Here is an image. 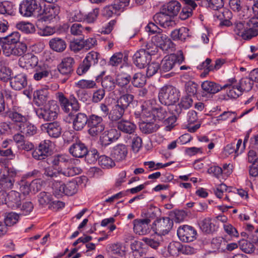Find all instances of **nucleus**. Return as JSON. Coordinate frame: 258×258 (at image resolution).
Masks as SVG:
<instances>
[{
    "mask_svg": "<svg viewBox=\"0 0 258 258\" xmlns=\"http://www.w3.org/2000/svg\"><path fill=\"white\" fill-rule=\"evenodd\" d=\"M180 4L176 1H172L164 5L161 11L156 13L153 19L156 23L161 26L167 29L173 28L176 25L175 22L171 19V17L176 16L180 9Z\"/></svg>",
    "mask_w": 258,
    "mask_h": 258,
    "instance_id": "1",
    "label": "nucleus"
},
{
    "mask_svg": "<svg viewBox=\"0 0 258 258\" xmlns=\"http://www.w3.org/2000/svg\"><path fill=\"white\" fill-rule=\"evenodd\" d=\"M53 169L64 177L74 176L80 174L82 169L78 167H71L63 169L61 167L69 162V157L66 154H57L49 159Z\"/></svg>",
    "mask_w": 258,
    "mask_h": 258,
    "instance_id": "2",
    "label": "nucleus"
},
{
    "mask_svg": "<svg viewBox=\"0 0 258 258\" xmlns=\"http://www.w3.org/2000/svg\"><path fill=\"white\" fill-rule=\"evenodd\" d=\"M179 96V91L171 85L163 86L158 94L160 102L165 105H173L178 101Z\"/></svg>",
    "mask_w": 258,
    "mask_h": 258,
    "instance_id": "3",
    "label": "nucleus"
},
{
    "mask_svg": "<svg viewBox=\"0 0 258 258\" xmlns=\"http://www.w3.org/2000/svg\"><path fill=\"white\" fill-rule=\"evenodd\" d=\"M59 107L54 101L48 102L47 105L38 109L36 113L39 118H42L45 121H52L57 116Z\"/></svg>",
    "mask_w": 258,
    "mask_h": 258,
    "instance_id": "4",
    "label": "nucleus"
},
{
    "mask_svg": "<svg viewBox=\"0 0 258 258\" xmlns=\"http://www.w3.org/2000/svg\"><path fill=\"white\" fill-rule=\"evenodd\" d=\"M56 98L58 100L62 109L66 113L70 112V107L72 110L75 111L80 110V104L74 94L70 95L69 98H67L62 92H58L56 94Z\"/></svg>",
    "mask_w": 258,
    "mask_h": 258,
    "instance_id": "5",
    "label": "nucleus"
},
{
    "mask_svg": "<svg viewBox=\"0 0 258 258\" xmlns=\"http://www.w3.org/2000/svg\"><path fill=\"white\" fill-rule=\"evenodd\" d=\"M6 204L12 209L19 208L21 205V194L15 190L7 194L6 191H0V205Z\"/></svg>",
    "mask_w": 258,
    "mask_h": 258,
    "instance_id": "6",
    "label": "nucleus"
},
{
    "mask_svg": "<svg viewBox=\"0 0 258 258\" xmlns=\"http://www.w3.org/2000/svg\"><path fill=\"white\" fill-rule=\"evenodd\" d=\"M173 225V222L169 217L157 219L153 223L151 229L157 234L162 236L169 233Z\"/></svg>",
    "mask_w": 258,
    "mask_h": 258,
    "instance_id": "7",
    "label": "nucleus"
},
{
    "mask_svg": "<svg viewBox=\"0 0 258 258\" xmlns=\"http://www.w3.org/2000/svg\"><path fill=\"white\" fill-rule=\"evenodd\" d=\"M87 126L89 128L88 134L92 137L98 136L105 128V125L102 117L95 114L89 116Z\"/></svg>",
    "mask_w": 258,
    "mask_h": 258,
    "instance_id": "8",
    "label": "nucleus"
},
{
    "mask_svg": "<svg viewBox=\"0 0 258 258\" xmlns=\"http://www.w3.org/2000/svg\"><path fill=\"white\" fill-rule=\"evenodd\" d=\"M17 170L13 167H7L0 178V188L2 191L11 189L13 188L15 181Z\"/></svg>",
    "mask_w": 258,
    "mask_h": 258,
    "instance_id": "9",
    "label": "nucleus"
},
{
    "mask_svg": "<svg viewBox=\"0 0 258 258\" xmlns=\"http://www.w3.org/2000/svg\"><path fill=\"white\" fill-rule=\"evenodd\" d=\"M99 55V53L94 51L89 52L78 67L77 74L81 76L86 73L92 66L97 63Z\"/></svg>",
    "mask_w": 258,
    "mask_h": 258,
    "instance_id": "10",
    "label": "nucleus"
},
{
    "mask_svg": "<svg viewBox=\"0 0 258 258\" xmlns=\"http://www.w3.org/2000/svg\"><path fill=\"white\" fill-rule=\"evenodd\" d=\"M184 60V57L181 51H179V53L171 54L168 56H166L161 61L160 64V72H167L170 71L176 64L181 63Z\"/></svg>",
    "mask_w": 258,
    "mask_h": 258,
    "instance_id": "11",
    "label": "nucleus"
},
{
    "mask_svg": "<svg viewBox=\"0 0 258 258\" xmlns=\"http://www.w3.org/2000/svg\"><path fill=\"white\" fill-rule=\"evenodd\" d=\"M7 115L17 128L28 119L26 113L19 107H13L7 112Z\"/></svg>",
    "mask_w": 258,
    "mask_h": 258,
    "instance_id": "12",
    "label": "nucleus"
},
{
    "mask_svg": "<svg viewBox=\"0 0 258 258\" xmlns=\"http://www.w3.org/2000/svg\"><path fill=\"white\" fill-rule=\"evenodd\" d=\"M234 32L236 35L241 37L244 40H250L258 35V31L256 30H248L246 22L245 21L236 23L234 24Z\"/></svg>",
    "mask_w": 258,
    "mask_h": 258,
    "instance_id": "13",
    "label": "nucleus"
},
{
    "mask_svg": "<svg viewBox=\"0 0 258 258\" xmlns=\"http://www.w3.org/2000/svg\"><path fill=\"white\" fill-rule=\"evenodd\" d=\"M40 4L36 0H25L20 5L19 12L25 17L31 16L35 12H39Z\"/></svg>",
    "mask_w": 258,
    "mask_h": 258,
    "instance_id": "14",
    "label": "nucleus"
},
{
    "mask_svg": "<svg viewBox=\"0 0 258 258\" xmlns=\"http://www.w3.org/2000/svg\"><path fill=\"white\" fill-rule=\"evenodd\" d=\"M2 50L5 51H10V54H13L16 56H21L23 55L27 50V46L26 44L23 43H18L16 45L9 44L4 41H0Z\"/></svg>",
    "mask_w": 258,
    "mask_h": 258,
    "instance_id": "15",
    "label": "nucleus"
},
{
    "mask_svg": "<svg viewBox=\"0 0 258 258\" xmlns=\"http://www.w3.org/2000/svg\"><path fill=\"white\" fill-rule=\"evenodd\" d=\"M177 235L181 241L188 242L196 239L197 231L194 227L190 226L183 225L178 229Z\"/></svg>",
    "mask_w": 258,
    "mask_h": 258,
    "instance_id": "16",
    "label": "nucleus"
},
{
    "mask_svg": "<svg viewBox=\"0 0 258 258\" xmlns=\"http://www.w3.org/2000/svg\"><path fill=\"white\" fill-rule=\"evenodd\" d=\"M151 220L148 218L136 219L133 221L134 231L139 235H145L150 231Z\"/></svg>",
    "mask_w": 258,
    "mask_h": 258,
    "instance_id": "17",
    "label": "nucleus"
},
{
    "mask_svg": "<svg viewBox=\"0 0 258 258\" xmlns=\"http://www.w3.org/2000/svg\"><path fill=\"white\" fill-rule=\"evenodd\" d=\"M151 59V56L149 52L144 49L137 51L133 56L134 64L140 69L144 68Z\"/></svg>",
    "mask_w": 258,
    "mask_h": 258,
    "instance_id": "18",
    "label": "nucleus"
},
{
    "mask_svg": "<svg viewBox=\"0 0 258 258\" xmlns=\"http://www.w3.org/2000/svg\"><path fill=\"white\" fill-rule=\"evenodd\" d=\"M41 130L46 132L52 138H57L61 135L62 128L60 122L53 121L43 124L41 126Z\"/></svg>",
    "mask_w": 258,
    "mask_h": 258,
    "instance_id": "19",
    "label": "nucleus"
},
{
    "mask_svg": "<svg viewBox=\"0 0 258 258\" xmlns=\"http://www.w3.org/2000/svg\"><path fill=\"white\" fill-rule=\"evenodd\" d=\"M75 60L72 57L63 58L61 62L57 66L58 72L62 75H65L68 79L73 72Z\"/></svg>",
    "mask_w": 258,
    "mask_h": 258,
    "instance_id": "20",
    "label": "nucleus"
},
{
    "mask_svg": "<svg viewBox=\"0 0 258 258\" xmlns=\"http://www.w3.org/2000/svg\"><path fill=\"white\" fill-rule=\"evenodd\" d=\"M238 82L235 78L229 79L227 83L223 86V89L228 88L227 95L231 98H237L241 95L243 92L238 87Z\"/></svg>",
    "mask_w": 258,
    "mask_h": 258,
    "instance_id": "21",
    "label": "nucleus"
},
{
    "mask_svg": "<svg viewBox=\"0 0 258 258\" xmlns=\"http://www.w3.org/2000/svg\"><path fill=\"white\" fill-rule=\"evenodd\" d=\"M69 153L74 157L83 158L87 154V148L80 141L73 143L69 148Z\"/></svg>",
    "mask_w": 258,
    "mask_h": 258,
    "instance_id": "22",
    "label": "nucleus"
},
{
    "mask_svg": "<svg viewBox=\"0 0 258 258\" xmlns=\"http://www.w3.org/2000/svg\"><path fill=\"white\" fill-rule=\"evenodd\" d=\"M48 94V90L46 88L35 91L33 94L35 104L37 106H44L45 105H47Z\"/></svg>",
    "mask_w": 258,
    "mask_h": 258,
    "instance_id": "23",
    "label": "nucleus"
},
{
    "mask_svg": "<svg viewBox=\"0 0 258 258\" xmlns=\"http://www.w3.org/2000/svg\"><path fill=\"white\" fill-rule=\"evenodd\" d=\"M11 87L16 90H20L27 85L26 76L24 74H20L11 78Z\"/></svg>",
    "mask_w": 258,
    "mask_h": 258,
    "instance_id": "24",
    "label": "nucleus"
},
{
    "mask_svg": "<svg viewBox=\"0 0 258 258\" xmlns=\"http://www.w3.org/2000/svg\"><path fill=\"white\" fill-rule=\"evenodd\" d=\"M152 41L156 43L157 46L163 50H166L169 48L171 43L170 39L162 32H160L154 36L152 38Z\"/></svg>",
    "mask_w": 258,
    "mask_h": 258,
    "instance_id": "25",
    "label": "nucleus"
},
{
    "mask_svg": "<svg viewBox=\"0 0 258 258\" xmlns=\"http://www.w3.org/2000/svg\"><path fill=\"white\" fill-rule=\"evenodd\" d=\"M127 153V149L125 145L118 144L113 148L111 155L115 161H121L125 159Z\"/></svg>",
    "mask_w": 258,
    "mask_h": 258,
    "instance_id": "26",
    "label": "nucleus"
},
{
    "mask_svg": "<svg viewBox=\"0 0 258 258\" xmlns=\"http://www.w3.org/2000/svg\"><path fill=\"white\" fill-rule=\"evenodd\" d=\"M89 120L86 114L78 113L74 116L73 122V128L77 131H81L86 124Z\"/></svg>",
    "mask_w": 258,
    "mask_h": 258,
    "instance_id": "27",
    "label": "nucleus"
},
{
    "mask_svg": "<svg viewBox=\"0 0 258 258\" xmlns=\"http://www.w3.org/2000/svg\"><path fill=\"white\" fill-rule=\"evenodd\" d=\"M116 127L119 131L129 135L133 134L137 128L135 124L129 120L125 119L118 121Z\"/></svg>",
    "mask_w": 258,
    "mask_h": 258,
    "instance_id": "28",
    "label": "nucleus"
},
{
    "mask_svg": "<svg viewBox=\"0 0 258 258\" xmlns=\"http://www.w3.org/2000/svg\"><path fill=\"white\" fill-rule=\"evenodd\" d=\"M21 66L23 68L28 69L37 66L38 62V57L32 53H27L24 55L20 59Z\"/></svg>",
    "mask_w": 258,
    "mask_h": 258,
    "instance_id": "29",
    "label": "nucleus"
},
{
    "mask_svg": "<svg viewBox=\"0 0 258 258\" xmlns=\"http://www.w3.org/2000/svg\"><path fill=\"white\" fill-rule=\"evenodd\" d=\"M42 186V181L40 179H36L33 180L30 184H26L21 186V191L23 190L24 194H28L29 191L34 193L40 190Z\"/></svg>",
    "mask_w": 258,
    "mask_h": 258,
    "instance_id": "30",
    "label": "nucleus"
},
{
    "mask_svg": "<svg viewBox=\"0 0 258 258\" xmlns=\"http://www.w3.org/2000/svg\"><path fill=\"white\" fill-rule=\"evenodd\" d=\"M18 130L26 137H29L36 134L37 127L30 123L28 119L18 128Z\"/></svg>",
    "mask_w": 258,
    "mask_h": 258,
    "instance_id": "31",
    "label": "nucleus"
},
{
    "mask_svg": "<svg viewBox=\"0 0 258 258\" xmlns=\"http://www.w3.org/2000/svg\"><path fill=\"white\" fill-rule=\"evenodd\" d=\"M170 36L173 40L184 41L189 36V29L184 27L175 29L171 32Z\"/></svg>",
    "mask_w": 258,
    "mask_h": 258,
    "instance_id": "32",
    "label": "nucleus"
},
{
    "mask_svg": "<svg viewBox=\"0 0 258 258\" xmlns=\"http://www.w3.org/2000/svg\"><path fill=\"white\" fill-rule=\"evenodd\" d=\"M126 110V109L115 103L109 113V118L113 121H118L123 116Z\"/></svg>",
    "mask_w": 258,
    "mask_h": 258,
    "instance_id": "33",
    "label": "nucleus"
},
{
    "mask_svg": "<svg viewBox=\"0 0 258 258\" xmlns=\"http://www.w3.org/2000/svg\"><path fill=\"white\" fill-rule=\"evenodd\" d=\"M58 9L55 7L48 6L44 10L41 19L45 22H51L56 20L58 18Z\"/></svg>",
    "mask_w": 258,
    "mask_h": 258,
    "instance_id": "34",
    "label": "nucleus"
},
{
    "mask_svg": "<svg viewBox=\"0 0 258 258\" xmlns=\"http://www.w3.org/2000/svg\"><path fill=\"white\" fill-rule=\"evenodd\" d=\"M201 87L204 92L209 94H215L223 89V87L219 84L208 81L203 82Z\"/></svg>",
    "mask_w": 258,
    "mask_h": 258,
    "instance_id": "35",
    "label": "nucleus"
},
{
    "mask_svg": "<svg viewBox=\"0 0 258 258\" xmlns=\"http://www.w3.org/2000/svg\"><path fill=\"white\" fill-rule=\"evenodd\" d=\"M139 128L142 133L147 135L156 132L159 126L153 122L143 121L139 124Z\"/></svg>",
    "mask_w": 258,
    "mask_h": 258,
    "instance_id": "36",
    "label": "nucleus"
},
{
    "mask_svg": "<svg viewBox=\"0 0 258 258\" xmlns=\"http://www.w3.org/2000/svg\"><path fill=\"white\" fill-rule=\"evenodd\" d=\"M50 47L55 51L61 52L63 51L67 47L65 41L60 38H54L49 42Z\"/></svg>",
    "mask_w": 258,
    "mask_h": 258,
    "instance_id": "37",
    "label": "nucleus"
},
{
    "mask_svg": "<svg viewBox=\"0 0 258 258\" xmlns=\"http://www.w3.org/2000/svg\"><path fill=\"white\" fill-rule=\"evenodd\" d=\"M134 99L133 95L127 93L120 96L117 98L116 103L127 110L133 103Z\"/></svg>",
    "mask_w": 258,
    "mask_h": 258,
    "instance_id": "38",
    "label": "nucleus"
},
{
    "mask_svg": "<svg viewBox=\"0 0 258 258\" xmlns=\"http://www.w3.org/2000/svg\"><path fill=\"white\" fill-rule=\"evenodd\" d=\"M199 5L214 10H219L223 7L224 3L223 0H201Z\"/></svg>",
    "mask_w": 258,
    "mask_h": 258,
    "instance_id": "39",
    "label": "nucleus"
},
{
    "mask_svg": "<svg viewBox=\"0 0 258 258\" xmlns=\"http://www.w3.org/2000/svg\"><path fill=\"white\" fill-rule=\"evenodd\" d=\"M200 226L201 229L204 233L209 234L215 231V225L212 223L211 219L206 218L202 220Z\"/></svg>",
    "mask_w": 258,
    "mask_h": 258,
    "instance_id": "40",
    "label": "nucleus"
},
{
    "mask_svg": "<svg viewBox=\"0 0 258 258\" xmlns=\"http://www.w3.org/2000/svg\"><path fill=\"white\" fill-rule=\"evenodd\" d=\"M20 35L18 32H14L6 37H0V41H4L8 43L14 45L18 44Z\"/></svg>",
    "mask_w": 258,
    "mask_h": 258,
    "instance_id": "41",
    "label": "nucleus"
},
{
    "mask_svg": "<svg viewBox=\"0 0 258 258\" xmlns=\"http://www.w3.org/2000/svg\"><path fill=\"white\" fill-rule=\"evenodd\" d=\"M17 28L22 32L29 34L35 32V29L34 26L30 23L21 22L16 25Z\"/></svg>",
    "mask_w": 258,
    "mask_h": 258,
    "instance_id": "42",
    "label": "nucleus"
},
{
    "mask_svg": "<svg viewBox=\"0 0 258 258\" xmlns=\"http://www.w3.org/2000/svg\"><path fill=\"white\" fill-rule=\"evenodd\" d=\"M101 85L103 88V89L110 91L114 89L115 81L111 76H107L102 79Z\"/></svg>",
    "mask_w": 258,
    "mask_h": 258,
    "instance_id": "43",
    "label": "nucleus"
},
{
    "mask_svg": "<svg viewBox=\"0 0 258 258\" xmlns=\"http://www.w3.org/2000/svg\"><path fill=\"white\" fill-rule=\"evenodd\" d=\"M239 86L238 87L242 90V92H248L250 91L253 87V82L249 76L248 77L242 78L238 82Z\"/></svg>",
    "mask_w": 258,
    "mask_h": 258,
    "instance_id": "44",
    "label": "nucleus"
},
{
    "mask_svg": "<svg viewBox=\"0 0 258 258\" xmlns=\"http://www.w3.org/2000/svg\"><path fill=\"white\" fill-rule=\"evenodd\" d=\"M38 200L39 205L42 207H45L47 205L50 206L52 197L48 192L45 191L41 192L38 196Z\"/></svg>",
    "mask_w": 258,
    "mask_h": 258,
    "instance_id": "45",
    "label": "nucleus"
},
{
    "mask_svg": "<svg viewBox=\"0 0 258 258\" xmlns=\"http://www.w3.org/2000/svg\"><path fill=\"white\" fill-rule=\"evenodd\" d=\"M98 162L99 165L103 168H110L115 166L114 161L110 157L102 155L99 157Z\"/></svg>",
    "mask_w": 258,
    "mask_h": 258,
    "instance_id": "46",
    "label": "nucleus"
},
{
    "mask_svg": "<svg viewBox=\"0 0 258 258\" xmlns=\"http://www.w3.org/2000/svg\"><path fill=\"white\" fill-rule=\"evenodd\" d=\"M239 246L242 251L247 253H251L255 249L253 244L245 239L239 241Z\"/></svg>",
    "mask_w": 258,
    "mask_h": 258,
    "instance_id": "47",
    "label": "nucleus"
},
{
    "mask_svg": "<svg viewBox=\"0 0 258 258\" xmlns=\"http://www.w3.org/2000/svg\"><path fill=\"white\" fill-rule=\"evenodd\" d=\"M65 185V195L73 196L77 193L79 185L76 180H73L69 181Z\"/></svg>",
    "mask_w": 258,
    "mask_h": 258,
    "instance_id": "48",
    "label": "nucleus"
},
{
    "mask_svg": "<svg viewBox=\"0 0 258 258\" xmlns=\"http://www.w3.org/2000/svg\"><path fill=\"white\" fill-rule=\"evenodd\" d=\"M19 219V215L13 212L7 213L4 219V223L8 227H11L16 224Z\"/></svg>",
    "mask_w": 258,
    "mask_h": 258,
    "instance_id": "49",
    "label": "nucleus"
},
{
    "mask_svg": "<svg viewBox=\"0 0 258 258\" xmlns=\"http://www.w3.org/2000/svg\"><path fill=\"white\" fill-rule=\"evenodd\" d=\"M85 156L86 160L89 164L95 163L100 157L98 151L95 149L87 150V154Z\"/></svg>",
    "mask_w": 258,
    "mask_h": 258,
    "instance_id": "50",
    "label": "nucleus"
},
{
    "mask_svg": "<svg viewBox=\"0 0 258 258\" xmlns=\"http://www.w3.org/2000/svg\"><path fill=\"white\" fill-rule=\"evenodd\" d=\"M146 77L141 73H137L133 76L132 84L136 87H141L146 83Z\"/></svg>",
    "mask_w": 258,
    "mask_h": 258,
    "instance_id": "51",
    "label": "nucleus"
},
{
    "mask_svg": "<svg viewBox=\"0 0 258 258\" xmlns=\"http://www.w3.org/2000/svg\"><path fill=\"white\" fill-rule=\"evenodd\" d=\"M173 245H174L178 251L186 254H192L195 251V249L187 244L182 245L180 242H175Z\"/></svg>",
    "mask_w": 258,
    "mask_h": 258,
    "instance_id": "52",
    "label": "nucleus"
},
{
    "mask_svg": "<svg viewBox=\"0 0 258 258\" xmlns=\"http://www.w3.org/2000/svg\"><path fill=\"white\" fill-rule=\"evenodd\" d=\"M12 71L10 69L5 65H0V79L4 82H7L11 79Z\"/></svg>",
    "mask_w": 258,
    "mask_h": 258,
    "instance_id": "53",
    "label": "nucleus"
},
{
    "mask_svg": "<svg viewBox=\"0 0 258 258\" xmlns=\"http://www.w3.org/2000/svg\"><path fill=\"white\" fill-rule=\"evenodd\" d=\"M211 62V59L208 58L204 62L198 66V69L200 70H204V72L201 74V76H205L210 71L214 70L213 66L210 64Z\"/></svg>",
    "mask_w": 258,
    "mask_h": 258,
    "instance_id": "54",
    "label": "nucleus"
},
{
    "mask_svg": "<svg viewBox=\"0 0 258 258\" xmlns=\"http://www.w3.org/2000/svg\"><path fill=\"white\" fill-rule=\"evenodd\" d=\"M98 15L99 9L97 8L94 9L88 14H84L85 18L83 21H85L88 23H93L96 20Z\"/></svg>",
    "mask_w": 258,
    "mask_h": 258,
    "instance_id": "55",
    "label": "nucleus"
},
{
    "mask_svg": "<svg viewBox=\"0 0 258 258\" xmlns=\"http://www.w3.org/2000/svg\"><path fill=\"white\" fill-rule=\"evenodd\" d=\"M76 86L81 89H92L96 87V84L93 80H81L76 83Z\"/></svg>",
    "mask_w": 258,
    "mask_h": 258,
    "instance_id": "56",
    "label": "nucleus"
},
{
    "mask_svg": "<svg viewBox=\"0 0 258 258\" xmlns=\"http://www.w3.org/2000/svg\"><path fill=\"white\" fill-rule=\"evenodd\" d=\"M53 194L55 196H61L65 194L64 184L61 182H56L53 184Z\"/></svg>",
    "mask_w": 258,
    "mask_h": 258,
    "instance_id": "57",
    "label": "nucleus"
},
{
    "mask_svg": "<svg viewBox=\"0 0 258 258\" xmlns=\"http://www.w3.org/2000/svg\"><path fill=\"white\" fill-rule=\"evenodd\" d=\"M84 14L79 10H75L71 12L69 14V20L70 22H81L84 20Z\"/></svg>",
    "mask_w": 258,
    "mask_h": 258,
    "instance_id": "58",
    "label": "nucleus"
},
{
    "mask_svg": "<svg viewBox=\"0 0 258 258\" xmlns=\"http://www.w3.org/2000/svg\"><path fill=\"white\" fill-rule=\"evenodd\" d=\"M143 141L142 138L136 135L132 139V149L135 152H138L142 147Z\"/></svg>",
    "mask_w": 258,
    "mask_h": 258,
    "instance_id": "59",
    "label": "nucleus"
},
{
    "mask_svg": "<svg viewBox=\"0 0 258 258\" xmlns=\"http://www.w3.org/2000/svg\"><path fill=\"white\" fill-rule=\"evenodd\" d=\"M83 44V38L75 39L70 42L69 46L71 50L74 52H78L84 48Z\"/></svg>",
    "mask_w": 258,
    "mask_h": 258,
    "instance_id": "60",
    "label": "nucleus"
},
{
    "mask_svg": "<svg viewBox=\"0 0 258 258\" xmlns=\"http://www.w3.org/2000/svg\"><path fill=\"white\" fill-rule=\"evenodd\" d=\"M160 70V64L158 62H153L148 64L147 70V76L148 77H152L158 70Z\"/></svg>",
    "mask_w": 258,
    "mask_h": 258,
    "instance_id": "61",
    "label": "nucleus"
},
{
    "mask_svg": "<svg viewBox=\"0 0 258 258\" xmlns=\"http://www.w3.org/2000/svg\"><path fill=\"white\" fill-rule=\"evenodd\" d=\"M51 142L49 140H44L39 145L38 147L46 154L47 156L50 155L51 150Z\"/></svg>",
    "mask_w": 258,
    "mask_h": 258,
    "instance_id": "62",
    "label": "nucleus"
},
{
    "mask_svg": "<svg viewBox=\"0 0 258 258\" xmlns=\"http://www.w3.org/2000/svg\"><path fill=\"white\" fill-rule=\"evenodd\" d=\"M123 57V55L121 52L114 53L110 58L109 64L113 67L117 66L121 62Z\"/></svg>",
    "mask_w": 258,
    "mask_h": 258,
    "instance_id": "63",
    "label": "nucleus"
},
{
    "mask_svg": "<svg viewBox=\"0 0 258 258\" xmlns=\"http://www.w3.org/2000/svg\"><path fill=\"white\" fill-rule=\"evenodd\" d=\"M225 241L222 237H216L212 239L211 245L213 249H220L223 245H225Z\"/></svg>",
    "mask_w": 258,
    "mask_h": 258,
    "instance_id": "64",
    "label": "nucleus"
}]
</instances>
